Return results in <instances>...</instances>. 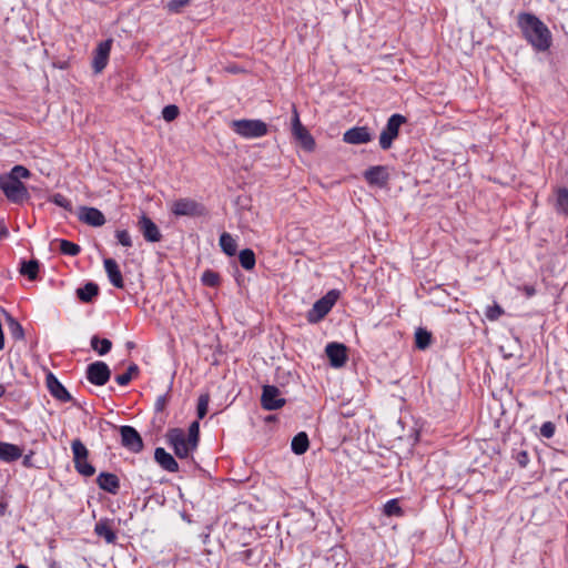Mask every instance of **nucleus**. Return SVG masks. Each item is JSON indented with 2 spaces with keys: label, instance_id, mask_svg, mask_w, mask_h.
Segmentation results:
<instances>
[{
  "label": "nucleus",
  "instance_id": "obj_1",
  "mask_svg": "<svg viewBox=\"0 0 568 568\" xmlns=\"http://www.w3.org/2000/svg\"><path fill=\"white\" fill-rule=\"evenodd\" d=\"M518 27L525 40L539 52L551 45V33L548 27L535 14L521 12L518 14Z\"/></svg>",
  "mask_w": 568,
  "mask_h": 568
},
{
  "label": "nucleus",
  "instance_id": "obj_2",
  "mask_svg": "<svg viewBox=\"0 0 568 568\" xmlns=\"http://www.w3.org/2000/svg\"><path fill=\"white\" fill-rule=\"evenodd\" d=\"M286 518L290 519V530L287 535H300L304 530H310L313 523V513L304 506H293L286 511Z\"/></svg>",
  "mask_w": 568,
  "mask_h": 568
},
{
  "label": "nucleus",
  "instance_id": "obj_3",
  "mask_svg": "<svg viewBox=\"0 0 568 568\" xmlns=\"http://www.w3.org/2000/svg\"><path fill=\"white\" fill-rule=\"evenodd\" d=\"M230 126L244 139H257L267 133L266 123L257 119L233 120Z\"/></svg>",
  "mask_w": 568,
  "mask_h": 568
},
{
  "label": "nucleus",
  "instance_id": "obj_4",
  "mask_svg": "<svg viewBox=\"0 0 568 568\" xmlns=\"http://www.w3.org/2000/svg\"><path fill=\"white\" fill-rule=\"evenodd\" d=\"M0 190L12 203L19 204L30 197L27 186L21 181H18L4 173L0 174Z\"/></svg>",
  "mask_w": 568,
  "mask_h": 568
},
{
  "label": "nucleus",
  "instance_id": "obj_5",
  "mask_svg": "<svg viewBox=\"0 0 568 568\" xmlns=\"http://www.w3.org/2000/svg\"><path fill=\"white\" fill-rule=\"evenodd\" d=\"M292 136L295 143L305 152H313L315 150V140L308 130L301 123L295 105H293Z\"/></svg>",
  "mask_w": 568,
  "mask_h": 568
},
{
  "label": "nucleus",
  "instance_id": "obj_6",
  "mask_svg": "<svg viewBox=\"0 0 568 568\" xmlns=\"http://www.w3.org/2000/svg\"><path fill=\"white\" fill-rule=\"evenodd\" d=\"M339 297V291L331 290L323 297L317 300L312 310L307 314V320L311 323H317L323 320L332 307L335 305Z\"/></svg>",
  "mask_w": 568,
  "mask_h": 568
},
{
  "label": "nucleus",
  "instance_id": "obj_7",
  "mask_svg": "<svg viewBox=\"0 0 568 568\" xmlns=\"http://www.w3.org/2000/svg\"><path fill=\"white\" fill-rule=\"evenodd\" d=\"M406 121L407 119L399 113H395L388 118L379 135V146L382 150L386 151L392 148L394 140L399 134L400 126L406 123Z\"/></svg>",
  "mask_w": 568,
  "mask_h": 568
},
{
  "label": "nucleus",
  "instance_id": "obj_8",
  "mask_svg": "<svg viewBox=\"0 0 568 568\" xmlns=\"http://www.w3.org/2000/svg\"><path fill=\"white\" fill-rule=\"evenodd\" d=\"M171 212L176 216H203L206 214L205 206L190 197L175 200L171 204Z\"/></svg>",
  "mask_w": 568,
  "mask_h": 568
},
{
  "label": "nucleus",
  "instance_id": "obj_9",
  "mask_svg": "<svg viewBox=\"0 0 568 568\" xmlns=\"http://www.w3.org/2000/svg\"><path fill=\"white\" fill-rule=\"evenodd\" d=\"M166 439L180 459L189 458L196 449L190 447L185 433L180 428L170 429L166 434Z\"/></svg>",
  "mask_w": 568,
  "mask_h": 568
},
{
  "label": "nucleus",
  "instance_id": "obj_10",
  "mask_svg": "<svg viewBox=\"0 0 568 568\" xmlns=\"http://www.w3.org/2000/svg\"><path fill=\"white\" fill-rule=\"evenodd\" d=\"M121 444L132 453H140L143 449V440L138 430L129 425L120 427Z\"/></svg>",
  "mask_w": 568,
  "mask_h": 568
},
{
  "label": "nucleus",
  "instance_id": "obj_11",
  "mask_svg": "<svg viewBox=\"0 0 568 568\" xmlns=\"http://www.w3.org/2000/svg\"><path fill=\"white\" fill-rule=\"evenodd\" d=\"M363 176L365 181L372 186L384 189L388 185L389 172L386 165L369 166L363 173Z\"/></svg>",
  "mask_w": 568,
  "mask_h": 568
},
{
  "label": "nucleus",
  "instance_id": "obj_12",
  "mask_svg": "<svg viewBox=\"0 0 568 568\" xmlns=\"http://www.w3.org/2000/svg\"><path fill=\"white\" fill-rule=\"evenodd\" d=\"M261 406L266 410H275L284 406V398L281 397V392L276 386H263Z\"/></svg>",
  "mask_w": 568,
  "mask_h": 568
},
{
  "label": "nucleus",
  "instance_id": "obj_13",
  "mask_svg": "<svg viewBox=\"0 0 568 568\" xmlns=\"http://www.w3.org/2000/svg\"><path fill=\"white\" fill-rule=\"evenodd\" d=\"M111 371L104 362H94L87 368V378L97 386H103L108 383Z\"/></svg>",
  "mask_w": 568,
  "mask_h": 568
},
{
  "label": "nucleus",
  "instance_id": "obj_14",
  "mask_svg": "<svg viewBox=\"0 0 568 568\" xmlns=\"http://www.w3.org/2000/svg\"><path fill=\"white\" fill-rule=\"evenodd\" d=\"M325 353L333 367H342L347 361V348L341 343H329L326 345Z\"/></svg>",
  "mask_w": 568,
  "mask_h": 568
},
{
  "label": "nucleus",
  "instance_id": "obj_15",
  "mask_svg": "<svg viewBox=\"0 0 568 568\" xmlns=\"http://www.w3.org/2000/svg\"><path fill=\"white\" fill-rule=\"evenodd\" d=\"M373 139L367 126H354L347 130L344 135V142L348 144H364L371 142Z\"/></svg>",
  "mask_w": 568,
  "mask_h": 568
},
{
  "label": "nucleus",
  "instance_id": "obj_16",
  "mask_svg": "<svg viewBox=\"0 0 568 568\" xmlns=\"http://www.w3.org/2000/svg\"><path fill=\"white\" fill-rule=\"evenodd\" d=\"M111 44L112 40H105L100 42L95 49L92 62V67L95 73H100L105 68L111 51Z\"/></svg>",
  "mask_w": 568,
  "mask_h": 568
},
{
  "label": "nucleus",
  "instance_id": "obj_17",
  "mask_svg": "<svg viewBox=\"0 0 568 568\" xmlns=\"http://www.w3.org/2000/svg\"><path fill=\"white\" fill-rule=\"evenodd\" d=\"M78 217L81 222L95 227L102 226L105 223L103 213L95 207L81 206Z\"/></svg>",
  "mask_w": 568,
  "mask_h": 568
},
{
  "label": "nucleus",
  "instance_id": "obj_18",
  "mask_svg": "<svg viewBox=\"0 0 568 568\" xmlns=\"http://www.w3.org/2000/svg\"><path fill=\"white\" fill-rule=\"evenodd\" d=\"M47 387L50 394L60 402L67 403L72 399L70 393L52 373L47 375Z\"/></svg>",
  "mask_w": 568,
  "mask_h": 568
},
{
  "label": "nucleus",
  "instance_id": "obj_19",
  "mask_svg": "<svg viewBox=\"0 0 568 568\" xmlns=\"http://www.w3.org/2000/svg\"><path fill=\"white\" fill-rule=\"evenodd\" d=\"M139 227L144 239L149 242H159L161 240V232L156 224L146 215H142L139 221Z\"/></svg>",
  "mask_w": 568,
  "mask_h": 568
},
{
  "label": "nucleus",
  "instance_id": "obj_20",
  "mask_svg": "<svg viewBox=\"0 0 568 568\" xmlns=\"http://www.w3.org/2000/svg\"><path fill=\"white\" fill-rule=\"evenodd\" d=\"M103 265L110 283L116 288H123L124 282L116 261L113 258H105L103 261Z\"/></svg>",
  "mask_w": 568,
  "mask_h": 568
},
{
  "label": "nucleus",
  "instance_id": "obj_21",
  "mask_svg": "<svg viewBox=\"0 0 568 568\" xmlns=\"http://www.w3.org/2000/svg\"><path fill=\"white\" fill-rule=\"evenodd\" d=\"M154 459L166 471L175 473L179 470V464L174 457L162 447L155 448Z\"/></svg>",
  "mask_w": 568,
  "mask_h": 568
},
{
  "label": "nucleus",
  "instance_id": "obj_22",
  "mask_svg": "<svg viewBox=\"0 0 568 568\" xmlns=\"http://www.w3.org/2000/svg\"><path fill=\"white\" fill-rule=\"evenodd\" d=\"M97 483L99 487L110 494H116L120 488V481L116 475L111 473H101Z\"/></svg>",
  "mask_w": 568,
  "mask_h": 568
},
{
  "label": "nucleus",
  "instance_id": "obj_23",
  "mask_svg": "<svg viewBox=\"0 0 568 568\" xmlns=\"http://www.w3.org/2000/svg\"><path fill=\"white\" fill-rule=\"evenodd\" d=\"M22 456V449L10 443L0 442V460L11 463Z\"/></svg>",
  "mask_w": 568,
  "mask_h": 568
},
{
  "label": "nucleus",
  "instance_id": "obj_24",
  "mask_svg": "<svg viewBox=\"0 0 568 568\" xmlns=\"http://www.w3.org/2000/svg\"><path fill=\"white\" fill-rule=\"evenodd\" d=\"M310 448L308 435L305 432L296 434L291 443V449L295 455H303Z\"/></svg>",
  "mask_w": 568,
  "mask_h": 568
},
{
  "label": "nucleus",
  "instance_id": "obj_25",
  "mask_svg": "<svg viewBox=\"0 0 568 568\" xmlns=\"http://www.w3.org/2000/svg\"><path fill=\"white\" fill-rule=\"evenodd\" d=\"M220 246L222 251L229 256H233L236 253L237 244L230 233L224 232L221 234Z\"/></svg>",
  "mask_w": 568,
  "mask_h": 568
},
{
  "label": "nucleus",
  "instance_id": "obj_26",
  "mask_svg": "<svg viewBox=\"0 0 568 568\" xmlns=\"http://www.w3.org/2000/svg\"><path fill=\"white\" fill-rule=\"evenodd\" d=\"M99 293V287L97 284L90 282L84 286L77 290V295L82 302H91L94 296Z\"/></svg>",
  "mask_w": 568,
  "mask_h": 568
},
{
  "label": "nucleus",
  "instance_id": "obj_27",
  "mask_svg": "<svg viewBox=\"0 0 568 568\" xmlns=\"http://www.w3.org/2000/svg\"><path fill=\"white\" fill-rule=\"evenodd\" d=\"M91 347L99 354L105 355L111 351L112 342L108 338H100L94 335L91 337Z\"/></svg>",
  "mask_w": 568,
  "mask_h": 568
},
{
  "label": "nucleus",
  "instance_id": "obj_28",
  "mask_svg": "<svg viewBox=\"0 0 568 568\" xmlns=\"http://www.w3.org/2000/svg\"><path fill=\"white\" fill-rule=\"evenodd\" d=\"M556 211L558 213L568 215V189L567 187H559L557 190Z\"/></svg>",
  "mask_w": 568,
  "mask_h": 568
},
{
  "label": "nucleus",
  "instance_id": "obj_29",
  "mask_svg": "<svg viewBox=\"0 0 568 568\" xmlns=\"http://www.w3.org/2000/svg\"><path fill=\"white\" fill-rule=\"evenodd\" d=\"M39 272V263L36 260L23 261L21 263L20 273L28 276L29 280L33 281L37 278Z\"/></svg>",
  "mask_w": 568,
  "mask_h": 568
},
{
  "label": "nucleus",
  "instance_id": "obj_30",
  "mask_svg": "<svg viewBox=\"0 0 568 568\" xmlns=\"http://www.w3.org/2000/svg\"><path fill=\"white\" fill-rule=\"evenodd\" d=\"M239 261L244 270H252L255 266V254L251 248H244L239 253Z\"/></svg>",
  "mask_w": 568,
  "mask_h": 568
},
{
  "label": "nucleus",
  "instance_id": "obj_31",
  "mask_svg": "<svg viewBox=\"0 0 568 568\" xmlns=\"http://www.w3.org/2000/svg\"><path fill=\"white\" fill-rule=\"evenodd\" d=\"M432 343V334L425 328H417L415 333V345L418 349H426Z\"/></svg>",
  "mask_w": 568,
  "mask_h": 568
},
{
  "label": "nucleus",
  "instance_id": "obj_32",
  "mask_svg": "<svg viewBox=\"0 0 568 568\" xmlns=\"http://www.w3.org/2000/svg\"><path fill=\"white\" fill-rule=\"evenodd\" d=\"M94 531L99 537L104 538L108 544H112L116 539V535L111 529V527L106 524H103V523L97 524Z\"/></svg>",
  "mask_w": 568,
  "mask_h": 568
},
{
  "label": "nucleus",
  "instance_id": "obj_33",
  "mask_svg": "<svg viewBox=\"0 0 568 568\" xmlns=\"http://www.w3.org/2000/svg\"><path fill=\"white\" fill-rule=\"evenodd\" d=\"M383 513H384V515H386L388 517H392V516L400 517L404 515V511H403L402 507L399 506V503L397 499L388 500L384 505Z\"/></svg>",
  "mask_w": 568,
  "mask_h": 568
},
{
  "label": "nucleus",
  "instance_id": "obj_34",
  "mask_svg": "<svg viewBox=\"0 0 568 568\" xmlns=\"http://www.w3.org/2000/svg\"><path fill=\"white\" fill-rule=\"evenodd\" d=\"M186 439H189V445L191 448H197L200 439V424L197 420L190 425Z\"/></svg>",
  "mask_w": 568,
  "mask_h": 568
},
{
  "label": "nucleus",
  "instance_id": "obj_35",
  "mask_svg": "<svg viewBox=\"0 0 568 568\" xmlns=\"http://www.w3.org/2000/svg\"><path fill=\"white\" fill-rule=\"evenodd\" d=\"M74 468L77 471L85 477H90L95 473V468L88 462V459H74Z\"/></svg>",
  "mask_w": 568,
  "mask_h": 568
},
{
  "label": "nucleus",
  "instance_id": "obj_36",
  "mask_svg": "<svg viewBox=\"0 0 568 568\" xmlns=\"http://www.w3.org/2000/svg\"><path fill=\"white\" fill-rule=\"evenodd\" d=\"M73 460L88 459L89 450L80 439H74L71 444Z\"/></svg>",
  "mask_w": 568,
  "mask_h": 568
},
{
  "label": "nucleus",
  "instance_id": "obj_37",
  "mask_svg": "<svg viewBox=\"0 0 568 568\" xmlns=\"http://www.w3.org/2000/svg\"><path fill=\"white\" fill-rule=\"evenodd\" d=\"M60 251L64 255L75 256L80 253L81 248L78 244L72 243L68 240L59 241Z\"/></svg>",
  "mask_w": 568,
  "mask_h": 568
},
{
  "label": "nucleus",
  "instance_id": "obj_38",
  "mask_svg": "<svg viewBox=\"0 0 568 568\" xmlns=\"http://www.w3.org/2000/svg\"><path fill=\"white\" fill-rule=\"evenodd\" d=\"M210 403V395L207 393L201 394L197 399L196 414L199 419H203L207 414Z\"/></svg>",
  "mask_w": 568,
  "mask_h": 568
},
{
  "label": "nucleus",
  "instance_id": "obj_39",
  "mask_svg": "<svg viewBox=\"0 0 568 568\" xmlns=\"http://www.w3.org/2000/svg\"><path fill=\"white\" fill-rule=\"evenodd\" d=\"M7 175L21 181V179H29L31 172L23 165H14Z\"/></svg>",
  "mask_w": 568,
  "mask_h": 568
},
{
  "label": "nucleus",
  "instance_id": "obj_40",
  "mask_svg": "<svg viewBox=\"0 0 568 568\" xmlns=\"http://www.w3.org/2000/svg\"><path fill=\"white\" fill-rule=\"evenodd\" d=\"M2 315L9 322V325L12 331V335L17 338H21L23 336V329H22L21 325L7 311H2Z\"/></svg>",
  "mask_w": 568,
  "mask_h": 568
},
{
  "label": "nucleus",
  "instance_id": "obj_41",
  "mask_svg": "<svg viewBox=\"0 0 568 568\" xmlns=\"http://www.w3.org/2000/svg\"><path fill=\"white\" fill-rule=\"evenodd\" d=\"M50 201L67 211H72L71 201L61 193L53 194Z\"/></svg>",
  "mask_w": 568,
  "mask_h": 568
},
{
  "label": "nucleus",
  "instance_id": "obj_42",
  "mask_svg": "<svg viewBox=\"0 0 568 568\" xmlns=\"http://www.w3.org/2000/svg\"><path fill=\"white\" fill-rule=\"evenodd\" d=\"M179 108L175 104H169L162 110V118L166 122H172L179 116Z\"/></svg>",
  "mask_w": 568,
  "mask_h": 568
},
{
  "label": "nucleus",
  "instance_id": "obj_43",
  "mask_svg": "<svg viewBox=\"0 0 568 568\" xmlns=\"http://www.w3.org/2000/svg\"><path fill=\"white\" fill-rule=\"evenodd\" d=\"M115 237H116L119 244H121L122 246H124V247L132 246V239H131L130 233L126 230H116Z\"/></svg>",
  "mask_w": 568,
  "mask_h": 568
},
{
  "label": "nucleus",
  "instance_id": "obj_44",
  "mask_svg": "<svg viewBox=\"0 0 568 568\" xmlns=\"http://www.w3.org/2000/svg\"><path fill=\"white\" fill-rule=\"evenodd\" d=\"M219 274L213 271H205L202 275V282L204 285L213 287L219 284Z\"/></svg>",
  "mask_w": 568,
  "mask_h": 568
},
{
  "label": "nucleus",
  "instance_id": "obj_45",
  "mask_svg": "<svg viewBox=\"0 0 568 568\" xmlns=\"http://www.w3.org/2000/svg\"><path fill=\"white\" fill-rule=\"evenodd\" d=\"M503 314L504 310L496 303L493 306H488L485 312V315L489 321H497Z\"/></svg>",
  "mask_w": 568,
  "mask_h": 568
},
{
  "label": "nucleus",
  "instance_id": "obj_46",
  "mask_svg": "<svg viewBox=\"0 0 568 568\" xmlns=\"http://www.w3.org/2000/svg\"><path fill=\"white\" fill-rule=\"evenodd\" d=\"M190 0H170L166 4V9L170 12L178 13L182 8L187 6Z\"/></svg>",
  "mask_w": 568,
  "mask_h": 568
},
{
  "label": "nucleus",
  "instance_id": "obj_47",
  "mask_svg": "<svg viewBox=\"0 0 568 568\" xmlns=\"http://www.w3.org/2000/svg\"><path fill=\"white\" fill-rule=\"evenodd\" d=\"M556 426L552 422H545L540 427V435L547 439L554 437Z\"/></svg>",
  "mask_w": 568,
  "mask_h": 568
},
{
  "label": "nucleus",
  "instance_id": "obj_48",
  "mask_svg": "<svg viewBox=\"0 0 568 568\" xmlns=\"http://www.w3.org/2000/svg\"><path fill=\"white\" fill-rule=\"evenodd\" d=\"M515 459L520 467H526L529 463V455L526 450H520L515 455Z\"/></svg>",
  "mask_w": 568,
  "mask_h": 568
},
{
  "label": "nucleus",
  "instance_id": "obj_49",
  "mask_svg": "<svg viewBox=\"0 0 568 568\" xmlns=\"http://www.w3.org/2000/svg\"><path fill=\"white\" fill-rule=\"evenodd\" d=\"M131 379L132 375H130V373H123L115 377V382L121 386L128 385L131 382Z\"/></svg>",
  "mask_w": 568,
  "mask_h": 568
},
{
  "label": "nucleus",
  "instance_id": "obj_50",
  "mask_svg": "<svg viewBox=\"0 0 568 568\" xmlns=\"http://www.w3.org/2000/svg\"><path fill=\"white\" fill-rule=\"evenodd\" d=\"M523 292L527 297H531L536 294V288L532 285H524Z\"/></svg>",
  "mask_w": 568,
  "mask_h": 568
},
{
  "label": "nucleus",
  "instance_id": "obj_51",
  "mask_svg": "<svg viewBox=\"0 0 568 568\" xmlns=\"http://www.w3.org/2000/svg\"><path fill=\"white\" fill-rule=\"evenodd\" d=\"M9 234L8 229L4 225L0 226V240H3Z\"/></svg>",
  "mask_w": 568,
  "mask_h": 568
},
{
  "label": "nucleus",
  "instance_id": "obj_52",
  "mask_svg": "<svg viewBox=\"0 0 568 568\" xmlns=\"http://www.w3.org/2000/svg\"><path fill=\"white\" fill-rule=\"evenodd\" d=\"M125 373H130V375H132V376H133V374H136V373H138V366H136L135 364L130 365V366L128 367V369H126V372H125Z\"/></svg>",
  "mask_w": 568,
  "mask_h": 568
},
{
  "label": "nucleus",
  "instance_id": "obj_53",
  "mask_svg": "<svg viewBox=\"0 0 568 568\" xmlns=\"http://www.w3.org/2000/svg\"><path fill=\"white\" fill-rule=\"evenodd\" d=\"M277 419V416L276 415H268L265 417V423H272V422H275Z\"/></svg>",
  "mask_w": 568,
  "mask_h": 568
},
{
  "label": "nucleus",
  "instance_id": "obj_54",
  "mask_svg": "<svg viewBox=\"0 0 568 568\" xmlns=\"http://www.w3.org/2000/svg\"><path fill=\"white\" fill-rule=\"evenodd\" d=\"M6 394V387L0 384V397H2Z\"/></svg>",
  "mask_w": 568,
  "mask_h": 568
},
{
  "label": "nucleus",
  "instance_id": "obj_55",
  "mask_svg": "<svg viewBox=\"0 0 568 568\" xmlns=\"http://www.w3.org/2000/svg\"><path fill=\"white\" fill-rule=\"evenodd\" d=\"M16 568H28V567H27V566H24V565H22V564H20V565H18Z\"/></svg>",
  "mask_w": 568,
  "mask_h": 568
}]
</instances>
